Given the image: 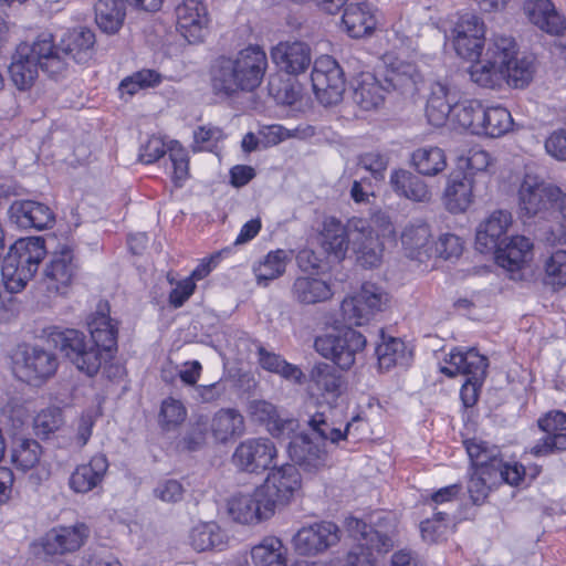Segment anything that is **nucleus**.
<instances>
[{"label": "nucleus", "instance_id": "1", "mask_svg": "<svg viewBox=\"0 0 566 566\" xmlns=\"http://www.w3.org/2000/svg\"><path fill=\"white\" fill-rule=\"evenodd\" d=\"M268 64L266 53L259 45H249L233 57L221 56L211 66L212 90L224 96L252 92L262 83Z\"/></svg>", "mask_w": 566, "mask_h": 566}, {"label": "nucleus", "instance_id": "2", "mask_svg": "<svg viewBox=\"0 0 566 566\" xmlns=\"http://www.w3.org/2000/svg\"><path fill=\"white\" fill-rule=\"evenodd\" d=\"M518 207L524 217L548 219L557 213V230L551 229L545 240L555 244L566 240V193L541 176L526 171L517 191Z\"/></svg>", "mask_w": 566, "mask_h": 566}, {"label": "nucleus", "instance_id": "3", "mask_svg": "<svg viewBox=\"0 0 566 566\" xmlns=\"http://www.w3.org/2000/svg\"><path fill=\"white\" fill-rule=\"evenodd\" d=\"M483 105L475 99L459 101V91L447 82H436L427 102L426 114L433 126H442L447 120L460 128L478 135L482 129L480 119Z\"/></svg>", "mask_w": 566, "mask_h": 566}, {"label": "nucleus", "instance_id": "4", "mask_svg": "<svg viewBox=\"0 0 566 566\" xmlns=\"http://www.w3.org/2000/svg\"><path fill=\"white\" fill-rule=\"evenodd\" d=\"M46 250L40 237L17 240L2 261L1 274L4 287L10 292L22 291L38 272Z\"/></svg>", "mask_w": 566, "mask_h": 566}, {"label": "nucleus", "instance_id": "5", "mask_svg": "<svg viewBox=\"0 0 566 566\" xmlns=\"http://www.w3.org/2000/svg\"><path fill=\"white\" fill-rule=\"evenodd\" d=\"M446 363L450 366H443L440 369L446 376H467L460 395L465 407L473 406L478 400L479 389L486 376L489 366L488 358L481 355L475 348H469L465 352L455 348L449 354V358L446 359Z\"/></svg>", "mask_w": 566, "mask_h": 566}, {"label": "nucleus", "instance_id": "6", "mask_svg": "<svg viewBox=\"0 0 566 566\" xmlns=\"http://www.w3.org/2000/svg\"><path fill=\"white\" fill-rule=\"evenodd\" d=\"M346 527L356 545L348 552L345 566H375V553L385 554L394 547V538L365 522L348 517Z\"/></svg>", "mask_w": 566, "mask_h": 566}, {"label": "nucleus", "instance_id": "7", "mask_svg": "<svg viewBox=\"0 0 566 566\" xmlns=\"http://www.w3.org/2000/svg\"><path fill=\"white\" fill-rule=\"evenodd\" d=\"M366 337L352 327L335 329L315 338V350L326 359H331L338 368L349 369L356 356L366 346Z\"/></svg>", "mask_w": 566, "mask_h": 566}, {"label": "nucleus", "instance_id": "8", "mask_svg": "<svg viewBox=\"0 0 566 566\" xmlns=\"http://www.w3.org/2000/svg\"><path fill=\"white\" fill-rule=\"evenodd\" d=\"M51 337L65 358L90 377L95 376L105 363L101 348L93 345L81 331L66 328L52 333Z\"/></svg>", "mask_w": 566, "mask_h": 566}, {"label": "nucleus", "instance_id": "9", "mask_svg": "<svg viewBox=\"0 0 566 566\" xmlns=\"http://www.w3.org/2000/svg\"><path fill=\"white\" fill-rule=\"evenodd\" d=\"M13 365L14 373L21 380L40 386L56 374L60 361L52 350L27 345L17 350Z\"/></svg>", "mask_w": 566, "mask_h": 566}, {"label": "nucleus", "instance_id": "10", "mask_svg": "<svg viewBox=\"0 0 566 566\" xmlns=\"http://www.w3.org/2000/svg\"><path fill=\"white\" fill-rule=\"evenodd\" d=\"M259 488L266 497L265 506L275 512L289 505L300 493L302 476L295 464L274 465Z\"/></svg>", "mask_w": 566, "mask_h": 566}, {"label": "nucleus", "instance_id": "11", "mask_svg": "<svg viewBox=\"0 0 566 566\" xmlns=\"http://www.w3.org/2000/svg\"><path fill=\"white\" fill-rule=\"evenodd\" d=\"M387 301V294L381 287L365 283L357 293L343 300L340 304L343 321L357 326L367 324L384 310Z\"/></svg>", "mask_w": 566, "mask_h": 566}, {"label": "nucleus", "instance_id": "12", "mask_svg": "<svg viewBox=\"0 0 566 566\" xmlns=\"http://www.w3.org/2000/svg\"><path fill=\"white\" fill-rule=\"evenodd\" d=\"M311 82L316 98L324 106L336 105L342 101L345 91L343 71L332 56L324 55L315 60Z\"/></svg>", "mask_w": 566, "mask_h": 566}, {"label": "nucleus", "instance_id": "13", "mask_svg": "<svg viewBox=\"0 0 566 566\" xmlns=\"http://www.w3.org/2000/svg\"><path fill=\"white\" fill-rule=\"evenodd\" d=\"M78 270L73 250L62 245L50 255L44 266L42 284L50 295H65Z\"/></svg>", "mask_w": 566, "mask_h": 566}, {"label": "nucleus", "instance_id": "14", "mask_svg": "<svg viewBox=\"0 0 566 566\" xmlns=\"http://www.w3.org/2000/svg\"><path fill=\"white\" fill-rule=\"evenodd\" d=\"M465 449L473 463L491 467V474L494 476L496 484L505 482L510 485H517L525 474L522 465H511L503 462L500 458V449L496 446H491L482 440H469L465 441Z\"/></svg>", "mask_w": 566, "mask_h": 566}, {"label": "nucleus", "instance_id": "15", "mask_svg": "<svg viewBox=\"0 0 566 566\" xmlns=\"http://www.w3.org/2000/svg\"><path fill=\"white\" fill-rule=\"evenodd\" d=\"M339 533L338 526L333 522L313 523L296 532L293 536V546L300 555L316 556L335 546L340 539Z\"/></svg>", "mask_w": 566, "mask_h": 566}, {"label": "nucleus", "instance_id": "16", "mask_svg": "<svg viewBox=\"0 0 566 566\" xmlns=\"http://www.w3.org/2000/svg\"><path fill=\"white\" fill-rule=\"evenodd\" d=\"M527 63L522 62L520 71L515 73H507L505 69L499 67L495 63H491L489 59H484L482 62L473 64L470 70V78L472 82L481 87L497 88L504 83L514 88H523L530 84V71Z\"/></svg>", "mask_w": 566, "mask_h": 566}, {"label": "nucleus", "instance_id": "17", "mask_svg": "<svg viewBox=\"0 0 566 566\" xmlns=\"http://www.w3.org/2000/svg\"><path fill=\"white\" fill-rule=\"evenodd\" d=\"M276 457V448L268 438L242 441L233 453L234 465L241 471L259 473L270 468Z\"/></svg>", "mask_w": 566, "mask_h": 566}, {"label": "nucleus", "instance_id": "18", "mask_svg": "<svg viewBox=\"0 0 566 566\" xmlns=\"http://www.w3.org/2000/svg\"><path fill=\"white\" fill-rule=\"evenodd\" d=\"M484 23L476 15L463 14L453 29L457 54L465 60H478L484 44Z\"/></svg>", "mask_w": 566, "mask_h": 566}, {"label": "nucleus", "instance_id": "19", "mask_svg": "<svg viewBox=\"0 0 566 566\" xmlns=\"http://www.w3.org/2000/svg\"><path fill=\"white\" fill-rule=\"evenodd\" d=\"M349 239L356 262L360 266L371 269L380 264L382 247L366 220H350Z\"/></svg>", "mask_w": 566, "mask_h": 566}, {"label": "nucleus", "instance_id": "20", "mask_svg": "<svg viewBox=\"0 0 566 566\" xmlns=\"http://www.w3.org/2000/svg\"><path fill=\"white\" fill-rule=\"evenodd\" d=\"M265 495L260 488H255L251 494L233 496L228 504L230 516L242 524L258 523L274 515L273 509L265 506Z\"/></svg>", "mask_w": 566, "mask_h": 566}, {"label": "nucleus", "instance_id": "21", "mask_svg": "<svg viewBox=\"0 0 566 566\" xmlns=\"http://www.w3.org/2000/svg\"><path fill=\"white\" fill-rule=\"evenodd\" d=\"M177 28L189 43L202 41L208 25L207 8L200 0H184L176 8Z\"/></svg>", "mask_w": 566, "mask_h": 566}, {"label": "nucleus", "instance_id": "22", "mask_svg": "<svg viewBox=\"0 0 566 566\" xmlns=\"http://www.w3.org/2000/svg\"><path fill=\"white\" fill-rule=\"evenodd\" d=\"M91 342L101 348L102 358L106 363L117 349V328L108 315L107 304H99L97 311L87 319Z\"/></svg>", "mask_w": 566, "mask_h": 566}, {"label": "nucleus", "instance_id": "23", "mask_svg": "<svg viewBox=\"0 0 566 566\" xmlns=\"http://www.w3.org/2000/svg\"><path fill=\"white\" fill-rule=\"evenodd\" d=\"M90 536V528L84 523L60 526L49 531L43 538V549L49 555L72 553L81 548Z\"/></svg>", "mask_w": 566, "mask_h": 566}, {"label": "nucleus", "instance_id": "24", "mask_svg": "<svg viewBox=\"0 0 566 566\" xmlns=\"http://www.w3.org/2000/svg\"><path fill=\"white\" fill-rule=\"evenodd\" d=\"M511 223V212L506 210L492 212L476 230V249L482 253L494 252L507 240L505 234Z\"/></svg>", "mask_w": 566, "mask_h": 566}, {"label": "nucleus", "instance_id": "25", "mask_svg": "<svg viewBox=\"0 0 566 566\" xmlns=\"http://www.w3.org/2000/svg\"><path fill=\"white\" fill-rule=\"evenodd\" d=\"M273 62L284 72L298 75L312 64V51L302 41L280 42L271 51Z\"/></svg>", "mask_w": 566, "mask_h": 566}, {"label": "nucleus", "instance_id": "26", "mask_svg": "<svg viewBox=\"0 0 566 566\" xmlns=\"http://www.w3.org/2000/svg\"><path fill=\"white\" fill-rule=\"evenodd\" d=\"M476 180L470 174L452 171L447 180L443 199L451 213L464 212L473 203Z\"/></svg>", "mask_w": 566, "mask_h": 566}, {"label": "nucleus", "instance_id": "27", "mask_svg": "<svg viewBox=\"0 0 566 566\" xmlns=\"http://www.w3.org/2000/svg\"><path fill=\"white\" fill-rule=\"evenodd\" d=\"M310 380L313 392L328 403L335 402L346 389L345 376L327 363L315 364L310 373Z\"/></svg>", "mask_w": 566, "mask_h": 566}, {"label": "nucleus", "instance_id": "28", "mask_svg": "<svg viewBox=\"0 0 566 566\" xmlns=\"http://www.w3.org/2000/svg\"><path fill=\"white\" fill-rule=\"evenodd\" d=\"M518 48L516 41L512 36L506 35H495L491 43L488 46L485 52V57L491 61V63H495L499 67L509 73H515L514 71H520V64L522 62L527 63V69L530 71V82L533 78L534 74V65L533 61L530 57L522 56L518 57Z\"/></svg>", "mask_w": 566, "mask_h": 566}, {"label": "nucleus", "instance_id": "29", "mask_svg": "<svg viewBox=\"0 0 566 566\" xmlns=\"http://www.w3.org/2000/svg\"><path fill=\"white\" fill-rule=\"evenodd\" d=\"M105 454L97 453L87 463L78 464L69 478L70 489L78 494H85L98 488L108 470Z\"/></svg>", "mask_w": 566, "mask_h": 566}, {"label": "nucleus", "instance_id": "30", "mask_svg": "<svg viewBox=\"0 0 566 566\" xmlns=\"http://www.w3.org/2000/svg\"><path fill=\"white\" fill-rule=\"evenodd\" d=\"M28 49L31 50L29 56L34 59L40 69L50 76H56L65 70L66 61L62 54V48L54 44L51 33H40L32 44H28Z\"/></svg>", "mask_w": 566, "mask_h": 566}, {"label": "nucleus", "instance_id": "31", "mask_svg": "<svg viewBox=\"0 0 566 566\" xmlns=\"http://www.w3.org/2000/svg\"><path fill=\"white\" fill-rule=\"evenodd\" d=\"M523 10L531 23L551 35H562L566 30V20L551 0H525Z\"/></svg>", "mask_w": 566, "mask_h": 566}, {"label": "nucleus", "instance_id": "32", "mask_svg": "<svg viewBox=\"0 0 566 566\" xmlns=\"http://www.w3.org/2000/svg\"><path fill=\"white\" fill-rule=\"evenodd\" d=\"M10 213L11 219L24 229L44 230L54 223L53 211L46 205L33 200L14 201Z\"/></svg>", "mask_w": 566, "mask_h": 566}, {"label": "nucleus", "instance_id": "33", "mask_svg": "<svg viewBox=\"0 0 566 566\" xmlns=\"http://www.w3.org/2000/svg\"><path fill=\"white\" fill-rule=\"evenodd\" d=\"M342 23L352 38L369 35L377 24L373 4L367 1L349 2L344 10Z\"/></svg>", "mask_w": 566, "mask_h": 566}, {"label": "nucleus", "instance_id": "34", "mask_svg": "<svg viewBox=\"0 0 566 566\" xmlns=\"http://www.w3.org/2000/svg\"><path fill=\"white\" fill-rule=\"evenodd\" d=\"M392 191L400 198L413 202H429L431 191L428 185L416 174L407 169H395L389 179Z\"/></svg>", "mask_w": 566, "mask_h": 566}, {"label": "nucleus", "instance_id": "35", "mask_svg": "<svg viewBox=\"0 0 566 566\" xmlns=\"http://www.w3.org/2000/svg\"><path fill=\"white\" fill-rule=\"evenodd\" d=\"M431 230L427 222L422 220L411 221L401 233V243L406 255L413 260L423 261L429 256L431 250Z\"/></svg>", "mask_w": 566, "mask_h": 566}, {"label": "nucleus", "instance_id": "36", "mask_svg": "<svg viewBox=\"0 0 566 566\" xmlns=\"http://www.w3.org/2000/svg\"><path fill=\"white\" fill-rule=\"evenodd\" d=\"M30 52L28 43H21L12 55V61L9 65L10 77L13 84L21 91L30 88L39 74L40 65L34 59L29 56Z\"/></svg>", "mask_w": 566, "mask_h": 566}, {"label": "nucleus", "instance_id": "37", "mask_svg": "<svg viewBox=\"0 0 566 566\" xmlns=\"http://www.w3.org/2000/svg\"><path fill=\"white\" fill-rule=\"evenodd\" d=\"M244 418L239 410L222 408L218 410L210 421V432L219 443H227L244 433Z\"/></svg>", "mask_w": 566, "mask_h": 566}, {"label": "nucleus", "instance_id": "38", "mask_svg": "<svg viewBox=\"0 0 566 566\" xmlns=\"http://www.w3.org/2000/svg\"><path fill=\"white\" fill-rule=\"evenodd\" d=\"M291 293L293 300L302 305L326 302L333 296L331 285L326 281L314 276L296 277Z\"/></svg>", "mask_w": 566, "mask_h": 566}, {"label": "nucleus", "instance_id": "39", "mask_svg": "<svg viewBox=\"0 0 566 566\" xmlns=\"http://www.w3.org/2000/svg\"><path fill=\"white\" fill-rule=\"evenodd\" d=\"M95 34L91 29L77 28L70 31L62 40L64 60L70 57L76 63H87L93 56Z\"/></svg>", "mask_w": 566, "mask_h": 566}, {"label": "nucleus", "instance_id": "40", "mask_svg": "<svg viewBox=\"0 0 566 566\" xmlns=\"http://www.w3.org/2000/svg\"><path fill=\"white\" fill-rule=\"evenodd\" d=\"M291 458L306 470L317 469L324 464L326 452L323 446L308 434L296 436L289 444Z\"/></svg>", "mask_w": 566, "mask_h": 566}, {"label": "nucleus", "instance_id": "41", "mask_svg": "<svg viewBox=\"0 0 566 566\" xmlns=\"http://www.w3.org/2000/svg\"><path fill=\"white\" fill-rule=\"evenodd\" d=\"M533 244L531 240L523 235H514L494 250L497 263L502 268L510 271L518 269L520 265L526 262L532 256Z\"/></svg>", "mask_w": 566, "mask_h": 566}, {"label": "nucleus", "instance_id": "42", "mask_svg": "<svg viewBox=\"0 0 566 566\" xmlns=\"http://www.w3.org/2000/svg\"><path fill=\"white\" fill-rule=\"evenodd\" d=\"M350 221L344 227L340 221L329 218L324 221L321 233V244L324 251L333 254L337 260L345 258L350 243Z\"/></svg>", "mask_w": 566, "mask_h": 566}, {"label": "nucleus", "instance_id": "43", "mask_svg": "<svg viewBox=\"0 0 566 566\" xmlns=\"http://www.w3.org/2000/svg\"><path fill=\"white\" fill-rule=\"evenodd\" d=\"M388 87L370 73L361 74L354 88L353 101L364 111L377 109L385 101Z\"/></svg>", "mask_w": 566, "mask_h": 566}, {"label": "nucleus", "instance_id": "44", "mask_svg": "<svg viewBox=\"0 0 566 566\" xmlns=\"http://www.w3.org/2000/svg\"><path fill=\"white\" fill-rule=\"evenodd\" d=\"M123 0H98L95 3V22L97 27L107 34L117 33L125 20V8Z\"/></svg>", "mask_w": 566, "mask_h": 566}, {"label": "nucleus", "instance_id": "45", "mask_svg": "<svg viewBox=\"0 0 566 566\" xmlns=\"http://www.w3.org/2000/svg\"><path fill=\"white\" fill-rule=\"evenodd\" d=\"M250 415L260 422L272 423L270 431L274 436H283L296 428L294 419H281L277 417L276 408L265 400H253L249 405Z\"/></svg>", "mask_w": 566, "mask_h": 566}, {"label": "nucleus", "instance_id": "46", "mask_svg": "<svg viewBox=\"0 0 566 566\" xmlns=\"http://www.w3.org/2000/svg\"><path fill=\"white\" fill-rule=\"evenodd\" d=\"M411 163L423 176H436L447 167L444 151L437 146H423L411 154Z\"/></svg>", "mask_w": 566, "mask_h": 566}, {"label": "nucleus", "instance_id": "47", "mask_svg": "<svg viewBox=\"0 0 566 566\" xmlns=\"http://www.w3.org/2000/svg\"><path fill=\"white\" fill-rule=\"evenodd\" d=\"M385 81L388 87L401 94H413L421 82V74L415 64L400 62L387 73Z\"/></svg>", "mask_w": 566, "mask_h": 566}, {"label": "nucleus", "instance_id": "48", "mask_svg": "<svg viewBox=\"0 0 566 566\" xmlns=\"http://www.w3.org/2000/svg\"><path fill=\"white\" fill-rule=\"evenodd\" d=\"M480 122H482V129H479L478 135H485L492 138L505 135L513 125L511 113L502 106L483 107Z\"/></svg>", "mask_w": 566, "mask_h": 566}, {"label": "nucleus", "instance_id": "49", "mask_svg": "<svg viewBox=\"0 0 566 566\" xmlns=\"http://www.w3.org/2000/svg\"><path fill=\"white\" fill-rule=\"evenodd\" d=\"M224 537V533L214 522L197 524L192 527L189 536L191 546L198 552L222 546Z\"/></svg>", "mask_w": 566, "mask_h": 566}, {"label": "nucleus", "instance_id": "50", "mask_svg": "<svg viewBox=\"0 0 566 566\" xmlns=\"http://www.w3.org/2000/svg\"><path fill=\"white\" fill-rule=\"evenodd\" d=\"M258 360L260 366L270 373L277 374L285 379L301 382L304 377L303 371L295 365L287 363L280 355L258 346Z\"/></svg>", "mask_w": 566, "mask_h": 566}, {"label": "nucleus", "instance_id": "51", "mask_svg": "<svg viewBox=\"0 0 566 566\" xmlns=\"http://www.w3.org/2000/svg\"><path fill=\"white\" fill-rule=\"evenodd\" d=\"M285 549L276 537H268L251 551L255 566H286Z\"/></svg>", "mask_w": 566, "mask_h": 566}, {"label": "nucleus", "instance_id": "52", "mask_svg": "<svg viewBox=\"0 0 566 566\" xmlns=\"http://www.w3.org/2000/svg\"><path fill=\"white\" fill-rule=\"evenodd\" d=\"M287 254L284 250L271 251L253 266V272L258 284L266 286L270 281H273L285 272Z\"/></svg>", "mask_w": 566, "mask_h": 566}, {"label": "nucleus", "instance_id": "53", "mask_svg": "<svg viewBox=\"0 0 566 566\" xmlns=\"http://www.w3.org/2000/svg\"><path fill=\"white\" fill-rule=\"evenodd\" d=\"M42 447L34 439H17L11 450V459L14 465L28 471L33 469L41 459Z\"/></svg>", "mask_w": 566, "mask_h": 566}, {"label": "nucleus", "instance_id": "54", "mask_svg": "<svg viewBox=\"0 0 566 566\" xmlns=\"http://www.w3.org/2000/svg\"><path fill=\"white\" fill-rule=\"evenodd\" d=\"M472 464L474 471L468 482V492L474 504H481L488 497L491 488L496 485V481L491 474L492 470L489 464H478L473 462Z\"/></svg>", "mask_w": 566, "mask_h": 566}, {"label": "nucleus", "instance_id": "55", "mask_svg": "<svg viewBox=\"0 0 566 566\" xmlns=\"http://www.w3.org/2000/svg\"><path fill=\"white\" fill-rule=\"evenodd\" d=\"M544 282L554 289L566 285V250H558L546 260Z\"/></svg>", "mask_w": 566, "mask_h": 566}, {"label": "nucleus", "instance_id": "56", "mask_svg": "<svg viewBox=\"0 0 566 566\" xmlns=\"http://www.w3.org/2000/svg\"><path fill=\"white\" fill-rule=\"evenodd\" d=\"M490 163V154L482 148L474 147L458 158L457 171L470 174L474 178V175L484 172Z\"/></svg>", "mask_w": 566, "mask_h": 566}, {"label": "nucleus", "instance_id": "57", "mask_svg": "<svg viewBox=\"0 0 566 566\" xmlns=\"http://www.w3.org/2000/svg\"><path fill=\"white\" fill-rule=\"evenodd\" d=\"M378 364L381 369H390L405 359V344L398 338L390 337L376 348Z\"/></svg>", "mask_w": 566, "mask_h": 566}, {"label": "nucleus", "instance_id": "58", "mask_svg": "<svg viewBox=\"0 0 566 566\" xmlns=\"http://www.w3.org/2000/svg\"><path fill=\"white\" fill-rule=\"evenodd\" d=\"M64 424V418L60 408H46L34 418V430L39 437L48 438Z\"/></svg>", "mask_w": 566, "mask_h": 566}, {"label": "nucleus", "instance_id": "59", "mask_svg": "<svg viewBox=\"0 0 566 566\" xmlns=\"http://www.w3.org/2000/svg\"><path fill=\"white\" fill-rule=\"evenodd\" d=\"M308 426L312 429L313 434L319 438L322 441H331L332 443H336L346 437V432L348 431L350 424L346 426L345 432H342L339 429L334 428L328 421L327 417L324 412H316L308 420Z\"/></svg>", "mask_w": 566, "mask_h": 566}, {"label": "nucleus", "instance_id": "60", "mask_svg": "<svg viewBox=\"0 0 566 566\" xmlns=\"http://www.w3.org/2000/svg\"><path fill=\"white\" fill-rule=\"evenodd\" d=\"M358 166L370 172L375 180L380 181L385 178L388 158L379 153H366L359 156Z\"/></svg>", "mask_w": 566, "mask_h": 566}, {"label": "nucleus", "instance_id": "61", "mask_svg": "<svg viewBox=\"0 0 566 566\" xmlns=\"http://www.w3.org/2000/svg\"><path fill=\"white\" fill-rule=\"evenodd\" d=\"M446 517V512H437L434 518L421 522L420 530L422 538L430 543H436L441 539L448 530Z\"/></svg>", "mask_w": 566, "mask_h": 566}, {"label": "nucleus", "instance_id": "62", "mask_svg": "<svg viewBox=\"0 0 566 566\" xmlns=\"http://www.w3.org/2000/svg\"><path fill=\"white\" fill-rule=\"evenodd\" d=\"M222 138L223 133L220 128L210 125L199 126L193 132V148L195 150H211Z\"/></svg>", "mask_w": 566, "mask_h": 566}, {"label": "nucleus", "instance_id": "63", "mask_svg": "<svg viewBox=\"0 0 566 566\" xmlns=\"http://www.w3.org/2000/svg\"><path fill=\"white\" fill-rule=\"evenodd\" d=\"M436 251L444 260L458 258L462 253L461 240L455 234H442L436 243Z\"/></svg>", "mask_w": 566, "mask_h": 566}, {"label": "nucleus", "instance_id": "64", "mask_svg": "<svg viewBox=\"0 0 566 566\" xmlns=\"http://www.w3.org/2000/svg\"><path fill=\"white\" fill-rule=\"evenodd\" d=\"M547 154L558 160H566V132L557 129L553 132L545 142Z\"/></svg>", "mask_w": 566, "mask_h": 566}]
</instances>
